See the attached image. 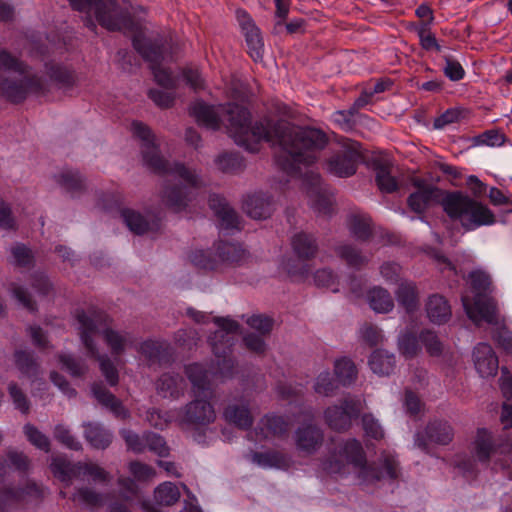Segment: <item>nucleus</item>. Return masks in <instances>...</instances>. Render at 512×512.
I'll use <instances>...</instances> for the list:
<instances>
[{"instance_id":"nucleus-1","label":"nucleus","mask_w":512,"mask_h":512,"mask_svg":"<svg viewBox=\"0 0 512 512\" xmlns=\"http://www.w3.org/2000/svg\"><path fill=\"white\" fill-rule=\"evenodd\" d=\"M224 114L227 129L236 144L247 151L257 152L261 141L278 144L280 152L276 156L279 167L288 175L302 180V186L314 205L320 202L317 159L319 156L320 131L270 120H250V112L237 104L227 106L207 105L196 102L190 114L199 125L211 130L220 127V112Z\"/></svg>"},{"instance_id":"nucleus-2","label":"nucleus","mask_w":512,"mask_h":512,"mask_svg":"<svg viewBox=\"0 0 512 512\" xmlns=\"http://www.w3.org/2000/svg\"><path fill=\"white\" fill-rule=\"evenodd\" d=\"M132 132L142 141L143 161L149 169L157 174L168 175L184 182L183 186L165 185L162 191L163 203L174 211L185 209L193 198V190L203 185L200 175L196 170L190 169L181 163H170L165 160L155 144L154 135L143 123L133 122Z\"/></svg>"},{"instance_id":"nucleus-3","label":"nucleus","mask_w":512,"mask_h":512,"mask_svg":"<svg viewBox=\"0 0 512 512\" xmlns=\"http://www.w3.org/2000/svg\"><path fill=\"white\" fill-rule=\"evenodd\" d=\"M357 472V477L362 483L372 484L383 477L396 479L398 477V462L391 455H385L382 461V468L376 464H367L366 455L361 443L356 439H350L339 447L337 454L331 459L322 462V470L328 473L344 474L348 472L347 467Z\"/></svg>"},{"instance_id":"nucleus-4","label":"nucleus","mask_w":512,"mask_h":512,"mask_svg":"<svg viewBox=\"0 0 512 512\" xmlns=\"http://www.w3.org/2000/svg\"><path fill=\"white\" fill-rule=\"evenodd\" d=\"M185 374L191 383L194 399L177 412L176 419L182 425H209L216 419L215 410L209 401L213 395L212 373L204 365L193 363L185 367Z\"/></svg>"},{"instance_id":"nucleus-5","label":"nucleus","mask_w":512,"mask_h":512,"mask_svg":"<svg viewBox=\"0 0 512 512\" xmlns=\"http://www.w3.org/2000/svg\"><path fill=\"white\" fill-rule=\"evenodd\" d=\"M48 83L6 50L0 51V94L8 101L20 103L29 93L43 94Z\"/></svg>"},{"instance_id":"nucleus-6","label":"nucleus","mask_w":512,"mask_h":512,"mask_svg":"<svg viewBox=\"0 0 512 512\" xmlns=\"http://www.w3.org/2000/svg\"><path fill=\"white\" fill-rule=\"evenodd\" d=\"M76 318L79 323L81 340L90 355L97 354V348L93 343V336L101 334L113 355H121L128 346L134 342L131 333L118 331L110 327L111 319L101 311L91 310L77 311Z\"/></svg>"},{"instance_id":"nucleus-7","label":"nucleus","mask_w":512,"mask_h":512,"mask_svg":"<svg viewBox=\"0 0 512 512\" xmlns=\"http://www.w3.org/2000/svg\"><path fill=\"white\" fill-rule=\"evenodd\" d=\"M467 283L473 293V298L462 296L464 310L476 325L481 321L497 324V303L491 296L494 287L490 275L481 269L469 272Z\"/></svg>"},{"instance_id":"nucleus-8","label":"nucleus","mask_w":512,"mask_h":512,"mask_svg":"<svg viewBox=\"0 0 512 512\" xmlns=\"http://www.w3.org/2000/svg\"><path fill=\"white\" fill-rule=\"evenodd\" d=\"M442 207L448 217L458 221L467 232L496 223L495 213L486 204L461 192L448 193L443 197Z\"/></svg>"},{"instance_id":"nucleus-9","label":"nucleus","mask_w":512,"mask_h":512,"mask_svg":"<svg viewBox=\"0 0 512 512\" xmlns=\"http://www.w3.org/2000/svg\"><path fill=\"white\" fill-rule=\"evenodd\" d=\"M71 6L80 12H94L97 21L108 30H122L130 23L129 7L126 0H69Z\"/></svg>"},{"instance_id":"nucleus-10","label":"nucleus","mask_w":512,"mask_h":512,"mask_svg":"<svg viewBox=\"0 0 512 512\" xmlns=\"http://www.w3.org/2000/svg\"><path fill=\"white\" fill-rule=\"evenodd\" d=\"M329 146L333 155L327 160V167L331 174L347 178L354 175L362 159L361 146L358 142L348 138H340L331 143L329 137L322 131V150Z\"/></svg>"},{"instance_id":"nucleus-11","label":"nucleus","mask_w":512,"mask_h":512,"mask_svg":"<svg viewBox=\"0 0 512 512\" xmlns=\"http://www.w3.org/2000/svg\"><path fill=\"white\" fill-rule=\"evenodd\" d=\"M214 322L219 327L209 338L213 353L217 358L218 373L222 378L231 377L234 369V361L230 357L231 348L234 345V335L239 331V324L230 318H215Z\"/></svg>"},{"instance_id":"nucleus-12","label":"nucleus","mask_w":512,"mask_h":512,"mask_svg":"<svg viewBox=\"0 0 512 512\" xmlns=\"http://www.w3.org/2000/svg\"><path fill=\"white\" fill-rule=\"evenodd\" d=\"M133 46L150 63L155 81L160 86L167 89H175L177 87V79L172 76L169 70L161 66V61L164 58L162 45L147 39L142 34H138L133 38Z\"/></svg>"},{"instance_id":"nucleus-13","label":"nucleus","mask_w":512,"mask_h":512,"mask_svg":"<svg viewBox=\"0 0 512 512\" xmlns=\"http://www.w3.org/2000/svg\"><path fill=\"white\" fill-rule=\"evenodd\" d=\"M53 474L62 482L70 485L72 480H84L90 477L94 482H108L109 473L94 463H72L64 458H54L51 463Z\"/></svg>"},{"instance_id":"nucleus-14","label":"nucleus","mask_w":512,"mask_h":512,"mask_svg":"<svg viewBox=\"0 0 512 512\" xmlns=\"http://www.w3.org/2000/svg\"><path fill=\"white\" fill-rule=\"evenodd\" d=\"M292 248L298 259L286 263L287 272L301 277L310 275L313 269L310 262L318 253L316 239L307 233H298L292 239Z\"/></svg>"},{"instance_id":"nucleus-15","label":"nucleus","mask_w":512,"mask_h":512,"mask_svg":"<svg viewBox=\"0 0 512 512\" xmlns=\"http://www.w3.org/2000/svg\"><path fill=\"white\" fill-rule=\"evenodd\" d=\"M512 450V442L507 436L495 437L486 428H479L470 444V452L475 459L487 464L495 454H507Z\"/></svg>"},{"instance_id":"nucleus-16","label":"nucleus","mask_w":512,"mask_h":512,"mask_svg":"<svg viewBox=\"0 0 512 512\" xmlns=\"http://www.w3.org/2000/svg\"><path fill=\"white\" fill-rule=\"evenodd\" d=\"M361 411V403L357 399L346 398L341 405L329 407L325 411V419L329 427L342 431L351 426L352 419Z\"/></svg>"},{"instance_id":"nucleus-17","label":"nucleus","mask_w":512,"mask_h":512,"mask_svg":"<svg viewBox=\"0 0 512 512\" xmlns=\"http://www.w3.org/2000/svg\"><path fill=\"white\" fill-rule=\"evenodd\" d=\"M453 429L448 422H430L423 431L415 435V445L421 450L428 452L429 444L447 445L453 439Z\"/></svg>"},{"instance_id":"nucleus-18","label":"nucleus","mask_w":512,"mask_h":512,"mask_svg":"<svg viewBox=\"0 0 512 512\" xmlns=\"http://www.w3.org/2000/svg\"><path fill=\"white\" fill-rule=\"evenodd\" d=\"M236 17L245 36L248 52L254 61L262 59L263 40L260 30L244 10H237Z\"/></svg>"},{"instance_id":"nucleus-19","label":"nucleus","mask_w":512,"mask_h":512,"mask_svg":"<svg viewBox=\"0 0 512 512\" xmlns=\"http://www.w3.org/2000/svg\"><path fill=\"white\" fill-rule=\"evenodd\" d=\"M474 365L482 377L494 376L498 370V358L488 343H479L473 351Z\"/></svg>"},{"instance_id":"nucleus-20","label":"nucleus","mask_w":512,"mask_h":512,"mask_svg":"<svg viewBox=\"0 0 512 512\" xmlns=\"http://www.w3.org/2000/svg\"><path fill=\"white\" fill-rule=\"evenodd\" d=\"M209 206L220 221V227L225 230L240 229V221L235 210L230 207L225 198L219 195H211Z\"/></svg>"},{"instance_id":"nucleus-21","label":"nucleus","mask_w":512,"mask_h":512,"mask_svg":"<svg viewBox=\"0 0 512 512\" xmlns=\"http://www.w3.org/2000/svg\"><path fill=\"white\" fill-rule=\"evenodd\" d=\"M186 383L179 374L164 373L156 381V391L163 398L178 399L184 395Z\"/></svg>"},{"instance_id":"nucleus-22","label":"nucleus","mask_w":512,"mask_h":512,"mask_svg":"<svg viewBox=\"0 0 512 512\" xmlns=\"http://www.w3.org/2000/svg\"><path fill=\"white\" fill-rule=\"evenodd\" d=\"M442 201V190L438 187H426L409 195L408 207L417 214L424 213L427 208L439 201Z\"/></svg>"},{"instance_id":"nucleus-23","label":"nucleus","mask_w":512,"mask_h":512,"mask_svg":"<svg viewBox=\"0 0 512 512\" xmlns=\"http://www.w3.org/2000/svg\"><path fill=\"white\" fill-rule=\"evenodd\" d=\"M245 213L253 219H266L274 210L272 199L262 193L248 196L243 204Z\"/></svg>"},{"instance_id":"nucleus-24","label":"nucleus","mask_w":512,"mask_h":512,"mask_svg":"<svg viewBox=\"0 0 512 512\" xmlns=\"http://www.w3.org/2000/svg\"><path fill=\"white\" fill-rule=\"evenodd\" d=\"M225 420L242 430L249 429L253 424V416L247 403L236 402L227 405L223 412Z\"/></svg>"},{"instance_id":"nucleus-25","label":"nucleus","mask_w":512,"mask_h":512,"mask_svg":"<svg viewBox=\"0 0 512 512\" xmlns=\"http://www.w3.org/2000/svg\"><path fill=\"white\" fill-rule=\"evenodd\" d=\"M426 313L429 320L438 325L446 323L452 315L450 304L439 294H433L428 298Z\"/></svg>"},{"instance_id":"nucleus-26","label":"nucleus","mask_w":512,"mask_h":512,"mask_svg":"<svg viewBox=\"0 0 512 512\" xmlns=\"http://www.w3.org/2000/svg\"><path fill=\"white\" fill-rule=\"evenodd\" d=\"M39 495L40 489L35 483H28L25 488L21 489H3L0 491V512H4L13 503L24 500L26 496L38 497Z\"/></svg>"},{"instance_id":"nucleus-27","label":"nucleus","mask_w":512,"mask_h":512,"mask_svg":"<svg viewBox=\"0 0 512 512\" xmlns=\"http://www.w3.org/2000/svg\"><path fill=\"white\" fill-rule=\"evenodd\" d=\"M396 299L400 306H402L407 312H413L418 308L419 305V294L417 286L412 281H402L396 292Z\"/></svg>"},{"instance_id":"nucleus-28","label":"nucleus","mask_w":512,"mask_h":512,"mask_svg":"<svg viewBox=\"0 0 512 512\" xmlns=\"http://www.w3.org/2000/svg\"><path fill=\"white\" fill-rule=\"evenodd\" d=\"M92 392L97 401L109 408L117 417L124 419L128 416V411L122 406V403L102 384H94Z\"/></svg>"},{"instance_id":"nucleus-29","label":"nucleus","mask_w":512,"mask_h":512,"mask_svg":"<svg viewBox=\"0 0 512 512\" xmlns=\"http://www.w3.org/2000/svg\"><path fill=\"white\" fill-rule=\"evenodd\" d=\"M84 437L95 449H106L112 442V434L98 423L84 425Z\"/></svg>"},{"instance_id":"nucleus-30","label":"nucleus","mask_w":512,"mask_h":512,"mask_svg":"<svg viewBox=\"0 0 512 512\" xmlns=\"http://www.w3.org/2000/svg\"><path fill=\"white\" fill-rule=\"evenodd\" d=\"M395 364V356L381 349L373 351L369 359L371 370L379 376L390 375L395 368Z\"/></svg>"},{"instance_id":"nucleus-31","label":"nucleus","mask_w":512,"mask_h":512,"mask_svg":"<svg viewBox=\"0 0 512 512\" xmlns=\"http://www.w3.org/2000/svg\"><path fill=\"white\" fill-rule=\"evenodd\" d=\"M358 370L354 362L347 358L341 357L334 362V376L338 383L343 386H349L357 379Z\"/></svg>"},{"instance_id":"nucleus-32","label":"nucleus","mask_w":512,"mask_h":512,"mask_svg":"<svg viewBox=\"0 0 512 512\" xmlns=\"http://www.w3.org/2000/svg\"><path fill=\"white\" fill-rule=\"evenodd\" d=\"M217 257L219 266L221 264L238 265L245 261V250L234 243H222L217 247Z\"/></svg>"},{"instance_id":"nucleus-33","label":"nucleus","mask_w":512,"mask_h":512,"mask_svg":"<svg viewBox=\"0 0 512 512\" xmlns=\"http://www.w3.org/2000/svg\"><path fill=\"white\" fill-rule=\"evenodd\" d=\"M370 307L377 313H388L394 308V301L388 290L374 287L368 292Z\"/></svg>"},{"instance_id":"nucleus-34","label":"nucleus","mask_w":512,"mask_h":512,"mask_svg":"<svg viewBox=\"0 0 512 512\" xmlns=\"http://www.w3.org/2000/svg\"><path fill=\"white\" fill-rule=\"evenodd\" d=\"M258 429L263 438L282 436L288 432L289 424L281 416H265L261 419Z\"/></svg>"},{"instance_id":"nucleus-35","label":"nucleus","mask_w":512,"mask_h":512,"mask_svg":"<svg viewBox=\"0 0 512 512\" xmlns=\"http://www.w3.org/2000/svg\"><path fill=\"white\" fill-rule=\"evenodd\" d=\"M375 181L379 190L383 193H393L398 189L395 177L391 175V167L388 163L378 162L375 164Z\"/></svg>"},{"instance_id":"nucleus-36","label":"nucleus","mask_w":512,"mask_h":512,"mask_svg":"<svg viewBox=\"0 0 512 512\" xmlns=\"http://www.w3.org/2000/svg\"><path fill=\"white\" fill-rule=\"evenodd\" d=\"M318 439V429L311 424L301 426L296 432L297 447L306 453H311L316 449Z\"/></svg>"},{"instance_id":"nucleus-37","label":"nucleus","mask_w":512,"mask_h":512,"mask_svg":"<svg viewBox=\"0 0 512 512\" xmlns=\"http://www.w3.org/2000/svg\"><path fill=\"white\" fill-rule=\"evenodd\" d=\"M276 4V13L275 16L277 18V21L274 26V32L275 33H281L283 28L286 29V31L290 34L297 32L301 26L303 21L302 20H294L289 23H287L285 26H283L282 21L286 19L288 12H289V4L290 0H275Z\"/></svg>"},{"instance_id":"nucleus-38","label":"nucleus","mask_w":512,"mask_h":512,"mask_svg":"<svg viewBox=\"0 0 512 512\" xmlns=\"http://www.w3.org/2000/svg\"><path fill=\"white\" fill-rule=\"evenodd\" d=\"M14 362L17 369L26 377L37 376L39 364L33 354L27 351L18 350L14 353Z\"/></svg>"},{"instance_id":"nucleus-39","label":"nucleus","mask_w":512,"mask_h":512,"mask_svg":"<svg viewBox=\"0 0 512 512\" xmlns=\"http://www.w3.org/2000/svg\"><path fill=\"white\" fill-rule=\"evenodd\" d=\"M58 184L71 195L82 192L85 187L84 180L77 171L65 170L57 176Z\"/></svg>"},{"instance_id":"nucleus-40","label":"nucleus","mask_w":512,"mask_h":512,"mask_svg":"<svg viewBox=\"0 0 512 512\" xmlns=\"http://www.w3.org/2000/svg\"><path fill=\"white\" fill-rule=\"evenodd\" d=\"M47 74L51 81L55 82L59 88H70L75 83V77L72 71L58 64H47Z\"/></svg>"},{"instance_id":"nucleus-41","label":"nucleus","mask_w":512,"mask_h":512,"mask_svg":"<svg viewBox=\"0 0 512 512\" xmlns=\"http://www.w3.org/2000/svg\"><path fill=\"white\" fill-rule=\"evenodd\" d=\"M121 216L127 227L135 234L140 235L150 230V222L139 212L132 209H123Z\"/></svg>"},{"instance_id":"nucleus-42","label":"nucleus","mask_w":512,"mask_h":512,"mask_svg":"<svg viewBox=\"0 0 512 512\" xmlns=\"http://www.w3.org/2000/svg\"><path fill=\"white\" fill-rule=\"evenodd\" d=\"M154 497L159 504L171 506L179 500L180 491L174 483L164 482L155 489Z\"/></svg>"},{"instance_id":"nucleus-43","label":"nucleus","mask_w":512,"mask_h":512,"mask_svg":"<svg viewBox=\"0 0 512 512\" xmlns=\"http://www.w3.org/2000/svg\"><path fill=\"white\" fill-rule=\"evenodd\" d=\"M349 230L359 240H367L371 235V219L363 215H352L349 219Z\"/></svg>"},{"instance_id":"nucleus-44","label":"nucleus","mask_w":512,"mask_h":512,"mask_svg":"<svg viewBox=\"0 0 512 512\" xmlns=\"http://www.w3.org/2000/svg\"><path fill=\"white\" fill-rule=\"evenodd\" d=\"M252 460L263 468L281 467L286 463V458L279 452H255L252 454Z\"/></svg>"},{"instance_id":"nucleus-45","label":"nucleus","mask_w":512,"mask_h":512,"mask_svg":"<svg viewBox=\"0 0 512 512\" xmlns=\"http://www.w3.org/2000/svg\"><path fill=\"white\" fill-rule=\"evenodd\" d=\"M74 502L88 507H96L102 504V495L88 487H80L72 496Z\"/></svg>"},{"instance_id":"nucleus-46","label":"nucleus","mask_w":512,"mask_h":512,"mask_svg":"<svg viewBox=\"0 0 512 512\" xmlns=\"http://www.w3.org/2000/svg\"><path fill=\"white\" fill-rule=\"evenodd\" d=\"M505 141V135L497 129L487 130L473 138V143L476 146L500 147Z\"/></svg>"},{"instance_id":"nucleus-47","label":"nucleus","mask_w":512,"mask_h":512,"mask_svg":"<svg viewBox=\"0 0 512 512\" xmlns=\"http://www.w3.org/2000/svg\"><path fill=\"white\" fill-rule=\"evenodd\" d=\"M216 165L219 170L225 173H235L240 171L244 164L243 159L237 154L224 153L216 159Z\"/></svg>"},{"instance_id":"nucleus-48","label":"nucleus","mask_w":512,"mask_h":512,"mask_svg":"<svg viewBox=\"0 0 512 512\" xmlns=\"http://www.w3.org/2000/svg\"><path fill=\"white\" fill-rule=\"evenodd\" d=\"M7 389L14 407L24 414L28 413L30 410V402L22 388L19 387L17 383L10 382Z\"/></svg>"},{"instance_id":"nucleus-49","label":"nucleus","mask_w":512,"mask_h":512,"mask_svg":"<svg viewBox=\"0 0 512 512\" xmlns=\"http://www.w3.org/2000/svg\"><path fill=\"white\" fill-rule=\"evenodd\" d=\"M58 358L62 368L67 370L72 377H81L87 372L86 364L72 355L60 354Z\"/></svg>"},{"instance_id":"nucleus-50","label":"nucleus","mask_w":512,"mask_h":512,"mask_svg":"<svg viewBox=\"0 0 512 512\" xmlns=\"http://www.w3.org/2000/svg\"><path fill=\"white\" fill-rule=\"evenodd\" d=\"M143 441L145 450L148 449L159 457H165L169 454V447L160 435L155 433H146L143 435Z\"/></svg>"},{"instance_id":"nucleus-51","label":"nucleus","mask_w":512,"mask_h":512,"mask_svg":"<svg viewBox=\"0 0 512 512\" xmlns=\"http://www.w3.org/2000/svg\"><path fill=\"white\" fill-rule=\"evenodd\" d=\"M23 432L28 441L40 450L48 452L50 450V441L46 435L39 431L34 425L26 424Z\"/></svg>"},{"instance_id":"nucleus-52","label":"nucleus","mask_w":512,"mask_h":512,"mask_svg":"<svg viewBox=\"0 0 512 512\" xmlns=\"http://www.w3.org/2000/svg\"><path fill=\"white\" fill-rule=\"evenodd\" d=\"M338 255L351 267L359 268L367 262L361 253L350 245H343L337 249Z\"/></svg>"},{"instance_id":"nucleus-53","label":"nucleus","mask_w":512,"mask_h":512,"mask_svg":"<svg viewBox=\"0 0 512 512\" xmlns=\"http://www.w3.org/2000/svg\"><path fill=\"white\" fill-rule=\"evenodd\" d=\"M191 262L199 268L216 270L219 268L218 257H212L210 252L199 250L190 256Z\"/></svg>"},{"instance_id":"nucleus-54","label":"nucleus","mask_w":512,"mask_h":512,"mask_svg":"<svg viewBox=\"0 0 512 512\" xmlns=\"http://www.w3.org/2000/svg\"><path fill=\"white\" fill-rule=\"evenodd\" d=\"M398 346L401 354L407 358L416 356L420 350L417 337L411 333L401 335Z\"/></svg>"},{"instance_id":"nucleus-55","label":"nucleus","mask_w":512,"mask_h":512,"mask_svg":"<svg viewBox=\"0 0 512 512\" xmlns=\"http://www.w3.org/2000/svg\"><path fill=\"white\" fill-rule=\"evenodd\" d=\"M129 472L138 481H149L156 476L153 467L140 461H132L129 463Z\"/></svg>"},{"instance_id":"nucleus-56","label":"nucleus","mask_w":512,"mask_h":512,"mask_svg":"<svg viewBox=\"0 0 512 512\" xmlns=\"http://www.w3.org/2000/svg\"><path fill=\"white\" fill-rule=\"evenodd\" d=\"M96 358L100 363V369L105 376L106 380L111 386H115L118 383V371L115 368L114 364L106 355H99L97 352L96 355H91Z\"/></svg>"},{"instance_id":"nucleus-57","label":"nucleus","mask_w":512,"mask_h":512,"mask_svg":"<svg viewBox=\"0 0 512 512\" xmlns=\"http://www.w3.org/2000/svg\"><path fill=\"white\" fill-rule=\"evenodd\" d=\"M419 338L429 355L439 356L442 353V343L434 332L430 330L422 331Z\"/></svg>"},{"instance_id":"nucleus-58","label":"nucleus","mask_w":512,"mask_h":512,"mask_svg":"<svg viewBox=\"0 0 512 512\" xmlns=\"http://www.w3.org/2000/svg\"><path fill=\"white\" fill-rule=\"evenodd\" d=\"M54 437L57 441L72 450H80L81 443L63 425H57L54 429Z\"/></svg>"},{"instance_id":"nucleus-59","label":"nucleus","mask_w":512,"mask_h":512,"mask_svg":"<svg viewBox=\"0 0 512 512\" xmlns=\"http://www.w3.org/2000/svg\"><path fill=\"white\" fill-rule=\"evenodd\" d=\"M164 350V344L154 340L144 341L139 347V351L150 361H160Z\"/></svg>"},{"instance_id":"nucleus-60","label":"nucleus","mask_w":512,"mask_h":512,"mask_svg":"<svg viewBox=\"0 0 512 512\" xmlns=\"http://www.w3.org/2000/svg\"><path fill=\"white\" fill-rule=\"evenodd\" d=\"M362 425L366 436L381 440L384 437V431L378 421L371 414L362 416Z\"/></svg>"},{"instance_id":"nucleus-61","label":"nucleus","mask_w":512,"mask_h":512,"mask_svg":"<svg viewBox=\"0 0 512 512\" xmlns=\"http://www.w3.org/2000/svg\"><path fill=\"white\" fill-rule=\"evenodd\" d=\"M182 77L186 84L194 91L205 88V81L197 68L187 67L182 71Z\"/></svg>"},{"instance_id":"nucleus-62","label":"nucleus","mask_w":512,"mask_h":512,"mask_svg":"<svg viewBox=\"0 0 512 512\" xmlns=\"http://www.w3.org/2000/svg\"><path fill=\"white\" fill-rule=\"evenodd\" d=\"M247 324L260 332L262 335L270 333L273 327V320L264 315H253L247 319Z\"/></svg>"},{"instance_id":"nucleus-63","label":"nucleus","mask_w":512,"mask_h":512,"mask_svg":"<svg viewBox=\"0 0 512 512\" xmlns=\"http://www.w3.org/2000/svg\"><path fill=\"white\" fill-rule=\"evenodd\" d=\"M14 263L20 267H28L33 262V255L30 249L24 245H17L11 249Z\"/></svg>"},{"instance_id":"nucleus-64","label":"nucleus","mask_w":512,"mask_h":512,"mask_svg":"<svg viewBox=\"0 0 512 512\" xmlns=\"http://www.w3.org/2000/svg\"><path fill=\"white\" fill-rule=\"evenodd\" d=\"M361 338L371 347L378 345L383 340L381 330L373 325H364L360 330Z\"/></svg>"}]
</instances>
